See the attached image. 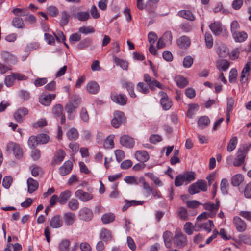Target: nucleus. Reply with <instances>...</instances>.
<instances>
[{"label":"nucleus","instance_id":"nucleus-39","mask_svg":"<svg viewBox=\"0 0 251 251\" xmlns=\"http://www.w3.org/2000/svg\"><path fill=\"white\" fill-rule=\"evenodd\" d=\"M61 18L60 24L61 26H64L68 24L71 15L69 14L67 11H63L61 14Z\"/></svg>","mask_w":251,"mask_h":251},{"label":"nucleus","instance_id":"nucleus-54","mask_svg":"<svg viewBox=\"0 0 251 251\" xmlns=\"http://www.w3.org/2000/svg\"><path fill=\"white\" fill-rule=\"evenodd\" d=\"M237 76V71L235 68H232L229 72V81L231 83L235 82L236 77Z\"/></svg>","mask_w":251,"mask_h":251},{"label":"nucleus","instance_id":"nucleus-18","mask_svg":"<svg viewBox=\"0 0 251 251\" xmlns=\"http://www.w3.org/2000/svg\"><path fill=\"white\" fill-rule=\"evenodd\" d=\"M120 143L121 145L126 148H132L134 145V139L128 135H123L121 137Z\"/></svg>","mask_w":251,"mask_h":251},{"label":"nucleus","instance_id":"nucleus-22","mask_svg":"<svg viewBox=\"0 0 251 251\" xmlns=\"http://www.w3.org/2000/svg\"><path fill=\"white\" fill-rule=\"evenodd\" d=\"M177 44L181 49L187 48L191 44L189 38L186 36H182L178 38L177 40Z\"/></svg>","mask_w":251,"mask_h":251},{"label":"nucleus","instance_id":"nucleus-48","mask_svg":"<svg viewBox=\"0 0 251 251\" xmlns=\"http://www.w3.org/2000/svg\"><path fill=\"white\" fill-rule=\"evenodd\" d=\"M15 80V79L14 76V73H12L10 75H7L5 77L4 83L7 87H9L14 84Z\"/></svg>","mask_w":251,"mask_h":251},{"label":"nucleus","instance_id":"nucleus-52","mask_svg":"<svg viewBox=\"0 0 251 251\" xmlns=\"http://www.w3.org/2000/svg\"><path fill=\"white\" fill-rule=\"evenodd\" d=\"M161 38L168 45L172 44V34L171 31L165 32Z\"/></svg>","mask_w":251,"mask_h":251},{"label":"nucleus","instance_id":"nucleus-50","mask_svg":"<svg viewBox=\"0 0 251 251\" xmlns=\"http://www.w3.org/2000/svg\"><path fill=\"white\" fill-rule=\"evenodd\" d=\"M137 89L138 91L143 94H147L149 92L148 87L143 82H139L137 84Z\"/></svg>","mask_w":251,"mask_h":251},{"label":"nucleus","instance_id":"nucleus-46","mask_svg":"<svg viewBox=\"0 0 251 251\" xmlns=\"http://www.w3.org/2000/svg\"><path fill=\"white\" fill-rule=\"evenodd\" d=\"M39 144L38 137L35 136H30L28 140V145L31 149H34Z\"/></svg>","mask_w":251,"mask_h":251},{"label":"nucleus","instance_id":"nucleus-35","mask_svg":"<svg viewBox=\"0 0 251 251\" xmlns=\"http://www.w3.org/2000/svg\"><path fill=\"white\" fill-rule=\"evenodd\" d=\"M175 81L180 88H184L188 84L187 79L184 77L178 75L175 77Z\"/></svg>","mask_w":251,"mask_h":251},{"label":"nucleus","instance_id":"nucleus-27","mask_svg":"<svg viewBox=\"0 0 251 251\" xmlns=\"http://www.w3.org/2000/svg\"><path fill=\"white\" fill-rule=\"evenodd\" d=\"M209 28L215 35H219L222 31L221 24L218 22H214L210 24Z\"/></svg>","mask_w":251,"mask_h":251},{"label":"nucleus","instance_id":"nucleus-7","mask_svg":"<svg viewBox=\"0 0 251 251\" xmlns=\"http://www.w3.org/2000/svg\"><path fill=\"white\" fill-rule=\"evenodd\" d=\"M204 208L210 212L209 216L212 218L215 216L219 208V201L216 200V203H206L203 204Z\"/></svg>","mask_w":251,"mask_h":251},{"label":"nucleus","instance_id":"nucleus-5","mask_svg":"<svg viewBox=\"0 0 251 251\" xmlns=\"http://www.w3.org/2000/svg\"><path fill=\"white\" fill-rule=\"evenodd\" d=\"M6 151H12L15 157L17 158H20L23 156V151L20 146L15 142H9L7 144L6 147Z\"/></svg>","mask_w":251,"mask_h":251},{"label":"nucleus","instance_id":"nucleus-38","mask_svg":"<svg viewBox=\"0 0 251 251\" xmlns=\"http://www.w3.org/2000/svg\"><path fill=\"white\" fill-rule=\"evenodd\" d=\"M112 234L111 232L106 228H103L101 229L100 233V238L103 240L107 242L112 239Z\"/></svg>","mask_w":251,"mask_h":251},{"label":"nucleus","instance_id":"nucleus-10","mask_svg":"<svg viewBox=\"0 0 251 251\" xmlns=\"http://www.w3.org/2000/svg\"><path fill=\"white\" fill-rule=\"evenodd\" d=\"M93 216L92 211L87 207L82 208L79 211V217L82 220L89 221L91 220Z\"/></svg>","mask_w":251,"mask_h":251},{"label":"nucleus","instance_id":"nucleus-41","mask_svg":"<svg viewBox=\"0 0 251 251\" xmlns=\"http://www.w3.org/2000/svg\"><path fill=\"white\" fill-rule=\"evenodd\" d=\"M251 145H250L249 147H246L245 146H244L243 147V149H239L238 151L236 154V156H237L239 158H240L243 160H245V158L246 155V153L247 151L249 150V149L250 148Z\"/></svg>","mask_w":251,"mask_h":251},{"label":"nucleus","instance_id":"nucleus-11","mask_svg":"<svg viewBox=\"0 0 251 251\" xmlns=\"http://www.w3.org/2000/svg\"><path fill=\"white\" fill-rule=\"evenodd\" d=\"M159 95L161 97L160 104L164 110H167L171 107V101L169 100L168 95L166 93L160 91Z\"/></svg>","mask_w":251,"mask_h":251},{"label":"nucleus","instance_id":"nucleus-3","mask_svg":"<svg viewBox=\"0 0 251 251\" xmlns=\"http://www.w3.org/2000/svg\"><path fill=\"white\" fill-rule=\"evenodd\" d=\"M251 70V62H248L242 70L240 78V82L242 87L247 86L249 77L250 74V71Z\"/></svg>","mask_w":251,"mask_h":251},{"label":"nucleus","instance_id":"nucleus-28","mask_svg":"<svg viewBox=\"0 0 251 251\" xmlns=\"http://www.w3.org/2000/svg\"><path fill=\"white\" fill-rule=\"evenodd\" d=\"M178 15L184 19L190 21H194L195 20V17L189 10H183L178 12Z\"/></svg>","mask_w":251,"mask_h":251},{"label":"nucleus","instance_id":"nucleus-6","mask_svg":"<svg viewBox=\"0 0 251 251\" xmlns=\"http://www.w3.org/2000/svg\"><path fill=\"white\" fill-rule=\"evenodd\" d=\"M125 121V117L123 112L119 111L114 113V117L111 120L112 126L116 128H118L123 122Z\"/></svg>","mask_w":251,"mask_h":251},{"label":"nucleus","instance_id":"nucleus-12","mask_svg":"<svg viewBox=\"0 0 251 251\" xmlns=\"http://www.w3.org/2000/svg\"><path fill=\"white\" fill-rule=\"evenodd\" d=\"M144 80L151 90H153L154 87L162 88V85L155 79L152 78L148 74H144Z\"/></svg>","mask_w":251,"mask_h":251},{"label":"nucleus","instance_id":"nucleus-9","mask_svg":"<svg viewBox=\"0 0 251 251\" xmlns=\"http://www.w3.org/2000/svg\"><path fill=\"white\" fill-rule=\"evenodd\" d=\"M111 98L113 101L122 105L126 104L127 98L126 96L122 94H117L115 92H113L111 94Z\"/></svg>","mask_w":251,"mask_h":251},{"label":"nucleus","instance_id":"nucleus-24","mask_svg":"<svg viewBox=\"0 0 251 251\" xmlns=\"http://www.w3.org/2000/svg\"><path fill=\"white\" fill-rule=\"evenodd\" d=\"M134 155L137 160L142 162H145L149 159V155L145 151H137Z\"/></svg>","mask_w":251,"mask_h":251},{"label":"nucleus","instance_id":"nucleus-62","mask_svg":"<svg viewBox=\"0 0 251 251\" xmlns=\"http://www.w3.org/2000/svg\"><path fill=\"white\" fill-rule=\"evenodd\" d=\"M38 140L39 143L44 144L48 142L49 137L46 134H40L38 135Z\"/></svg>","mask_w":251,"mask_h":251},{"label":"nucleus","instance_id":"nucleus-64","mask_svg":"<svg viewBox=\"0 0 251 251\" xmlns=\"http://www.w3.org/2000/svg\"><path fill=\"white\" fill-rule=\"evenodd\" d=\"M240 28V25L237 21H233L230 25V30L232 33V35L235 34L237 32V30Z\"/></svg>","mask_w":251,"mask_h":251},{"label":"nucleus","instance_id":"nucleus-32","mask_svg":"<svg viewBox=\"0 0 251 251\" xmlns=\"http://www.w3.org/2000/svg\"><path fill=\"white\" fill-rule=\"evenodd\" d=\"M209 118L205 116L201 117L198 121V125L201 129H204L210 124Z\"/></svg>","mask_w":251,"mask_h":251},{"label":"nucleus","instance_id":"nucleus-15","mask_svg":"<svg viewBox=\"0 0 251 251\" xmlns=\"http://www.w3.org/2000/svg\"><path fill=\"white\" fill-rule=\"evenodd\" d=\"M63 107L62 105L60 104H56L52 108V113L56 117L61 116V122L62 124L65 123L66 121V117L64 114H63Z\"/></svg>","mask_w":251,"mask_h":251},{"label":"nucleus","instance_id":"nucleus-44","mask_svg":"<svg viewBox=\"0 0 251 251\" xmlns=\"http://www.w3.org/2000/svg\"><path fill=\"white\" fill-rule=\"evenodd\" d=\"M70 244V243L69 240H62L59 243L58 246L60 251H69Z\"/></svg>","mask_w":251,"mask_h":251},{"label":"nucleus","instance_id":"nucleus-30","mask_svg":"<svg viewBox=\"0 0 251 251\" xmlns=\"http://www.w3.org/2000/svg\"><path fill=\"white\" fill-rule=\"evenodd\" d=\"M75 18L80 22H85L90 19V15L88 11H79L75 14Z\"/></svg>","mask_w":251,"mask_h":251},{"label":"nucleus","instance_id":"nucleus-47","mask_svg":"<svg viewBox=\"0 0 251 251\" xmlns=\"http://www.w3.org/2000/svg\"><path fill=\"white\" fill-rule=\"evenodd\" d=\"M217 65L219 70H226L229 67V63L226 60H221L218 61Z\"/></svg>","mask_w":251,"mask_h":251},{"label":"nucleus","instance_id":"nucleus-13","mask_svg":"<svg viewBox=\"0 0 251 251\" xmlns=\"http://www.w3.org/2000/svg\"><path fill=\"white\" fill-rule=\"evenodd\" d=\"M73 168V163L70 160H67L64 162L63 165L59 167V173L60 175L65 176L69 174Z\"/></svg>","mask_w":251,"mask_h":251},{"label":"nucleus","instance_id":"nucleus-29","mask_svg":"<svg viewBox=\"0 0 251 251\" xmlns=\"http://www.w3.org/2000/svg\"><path fill=\"white\" fill-rule=\"evenodd\" d=\"M173 234L169 231H166L164 232L163 238L165 246L170 248L172 246V239Z\"/></svg>","mask_w":251,"mask_h":251},{"label":"nucleus","instance_id":"nucleus-45","mask_svg":"<svg viewBox=\"0 0 251 251\" xmlns=\"http://www.w3.org/2000/svg\"><path fill=\"white\" fill-rule=\"evenodd\" d=\"M68 206L71 210L75 211L79 208V202L75 199H72L68 203Z\"/></svg>","mask_w":251,"mask_h":251},{"label":"nucleus","instance_id":"nucleus-2","mask_svg":"<svg viewBox=\"0 0 251 251\" xmlns=\"http://www.w3.org/2000/svg\"><path fill=\"white\" fill-rule=\"evenodd\" d=\"M80 101L78 97L75 96L72 100L69 101L65 106V109L68 114V118L69 120H73L75 117V113L77 108Z\"/></svg>","mask_w":251,"mask_h":251},{"label":"nucleus","instance_id":"nucleus-36","mask_svg":"<svg viewBox=\"0 0 251 251\" xmlns=\"http://www.w3.org/2000/svg\"><path fill=\"white\" fill-rule=\"evenodd\" d=\"M67 136L69 140H76L78 138L79 133L76 128L72 127L68 130Z\"/></svg>","mask_w":251,"mask_h":251},{"label":"nucleus","instance_id":"nucleus-53","mask_svg":"<svg viewBox=\"0 0 251 251\" xmlns=\"http://www.w3.org/2000/svg\"><path fill=\"white\" fill-rule=\"evenodd\" d=\"M229 54V50L225 46H221L219 48L218 54L220 57H226Z\"/></svg>","mask_w":251,"mask_h":251},{"label":"nucleus","instance_id":"nucleus-40","mask_svg":"<svg viewBox=\"0 0 251 251\" xmlns=\"http://www.w3.org/2000/svg\"><path fill=\"white\" fill-rule=\"evenodd\" d=\"M115 218L114 215L112 213H105L102 216L101 221L103 223L107 224L113 222Z\"/></svg>","mask_w":251,"mask_h":251},{"label":"nucleus","instance_id":"nucleus-59","mask_svg":"<svg viewBox=\"0 0 251 251\" xmlns=\"http://www.w3.org/2000/svg\"><path fill=\"white\" fill-rule=\"evenodd\" d=\"M193 62V59L190 56H186L183 60V65L185 68H190Z\"/></svg>","mask_w":251,"mask_h":251},{"label":"nucleus","instance_id":"nucleus-31","mask_svg":"<svg viewBox=\"0 0 251 251\" xmlns=\"http://www.w3.org/2000/svg\"><path fill=\"white\" fill-rule=\"evenodd\" d=\"M244 179L243 176L241 174H238L232 177L231 183L233 186H238L244 181Z\"/></svg>","mask_w":251,"mask_h":251},{"label":"nucleus","instance_id":"nucleus-25","mask_svg":"<svg viewBox=\"0 0 251 251\" xmlns=\"http://www.w3.org/2000/svg\"><path fill=\"white\" fill-rule=\"evenodd\" d=\"M28 192L30 193L34 192L39 186L38 182L32 178H29L27 180Z\"/></svg>","mask_w":251,"mask_h":251},{"label":"nucleus","instance_id":"nucleus-61","mask_svg":"<svg viewBox=\"0 0 251 251\" xmlns=\"http://www.w3.org/2000/svg\"><path fill=\"white\" fill-rule=\"evenodd\" d=\"M79 31L83 34L92 33L95 32L94 28L90 26H82L79 28Z\"/></svg>","mask_w":251,"mask_h":251},{"label":"nucleus","instance_id":"nucleus-14","mask_svg":"<svg viewBox=\"0 0 251 251\" xmlns=\"http://www.w3.org/2000/svg\"><path fill=\"white\" fill-rule=\"evenodd\" d=\"M75 196L83 202H86L93 198L92 194L80 189L75 191Z\"/></svg>","mask_w":251,"mask_h":251},{"label":"nucleus","instance_id":"nucleus-58","mask_svg":"<svg viewBox=\"0 0 251 251\" xmlns=\"http://www.w3.org/2000/svg\"><path fill=\"white\" fill-rule=\"evenodd\" d=\"M12 181L13 179L11 177L9 176H5L2 181L3 186L6 189H8L10 187Z\"/></svg>","mask_w":251,"mask_h":251},{"label":"nucleus","instance_id":"nucleus-23","mask_svg":"<svg viewBox=\"0 0 251 251\" xmlns=\"http://www.w3.org/2000/svg\"><path fill=\"white\" fill-rule=\"evenodd\" d=\"M65 224L66 226L73 225L75 221V214L72 212H67L63 215V217Z\"/></svg>","mask_w":251,"mask_h":251},{"label":"nucleus","instance_id":"nucleus-56","mask_svg":"<svg viewBox=\"0 0 251 251\" xmlns=\"http://www.w3.org/2000/svg\"><path fill=\"white\" fill-rule=\"evenodd\" d=\"M205 41L207 47L208 48H211L213 44V39L212 36L210 33H205Z\"/></svg>","mask_w":251,"mask_h":251},{"label":"nucleus","instance_id":"nucleus-51","mask_svg":"<svg viewBox=\"0 0 251 251\" xmlns=\"http://www.w3.org/2000/svg\"><path fill=\"white\" fill-rule=\"evenodd\" d=\"M189 107L187 115L188 117L192 118L195 112L198 109L199 106L196 104H191L189 105Z\"/></svg>","mask_w":251,"mask_h":251},{"label":"nucleus","instance_id":"nucleus-20","mask_svg":"<svg viewBox=\"0 0 251 251\" xmlns=\"http://www.w3.org/2000/svg\"><path fill=\"white\" fill-rule=\"evenodd\" d=\"M50 224L53 228H59L63 225L62 220L59 215H56L52 217L50 220Z\"/></svg>","mask_w":251,"mask_h":251},{"label":"nucleus","instance_id":"nucleus-33","mask_svg":"<svg viewBox=\"0 0 251 251\" xmlns=\"http://www.w3.org/2000/svg\"><path fill=\"white\" fill-rule=\"evenodd\" d=\"M232 36L236 42H242L247 39L248 35L245 32L241 31L232 34Z\"/></svg>","mask_w":251,"mask_h":251},{"label":"nucleus","instance_id":"nucleus-8","mask_svg":"<svg viewBox=\"0 0 251 251\" xmlns=\"http://www.w3.org/2000/svg\"><path fill=\"white\" fill-rule=\"evenodd\" d=\"M233 223L238 232H244L247 228L246 223L238 216H235L233 218Z\"/></svg>","mask_w":251,"mask_h":251},{"label":"nucleus","instance_id":"nucleus-37","mask_svg":"<svg viewBox=\"0 0 251 251\" xmlns=\"http://www.w3.org/2000/svg\"><path fill=\"white\" fill-rule=\"evenodd\" d=\"M12 25L14 27L17 28H23L25 26L23 19L19 17H16L13 19Z\"/></svg>","mask_w":251,"mask_h":251},{"label":"nucleus","instance_id":"nucleus-19","mask_svg":"<svg viewBox=\"0 0 251 251\" xmlns=\"http://www.w3.org/2000/svg\"><path fill=\"white\" fill-rule=\"evenodd\" d=\"M28 110L27 108L22 107L18 109L14 113V117L15 120L18 123H22L23 120V117L27 115Z\"/></svg>","mask_w":251,"mask_h":251},{"label":"nucleus","instance_id":"nucleus-55","mask_svg":"<svg viewBox=\"0 0 251 251\" xmlns=\"http://www.w3.org/2000/svg\"><path fill=\"white\" fill-rule=\"evenodd\" d=\"M114 136L110 135L105 140L104 143V146L105 148L112 149L114 147L113 142Z\"/></svg>","mask_w":251,"mask_h":251},{"label":"nucleus","instance_id":"nucleus-63","mask_svg":"<svg viewBox=\"0 0 251 251\" xmlns=\"http://www.w3.org/2000/svg\"><path fill=\"white\" fill-rule=\"evenodd\" d=\"M189 193L191 195H193L198 193L200 192L199 186L197 185V182L191 184L189 187Z\"/></svg>","mask_w":251,"mask_h":251},{"label":"nucleus","instance_id":"nucleus-21","mask_svg":"<svg viewBox=\"0 0 251 251\" xmlns=\"http://www.w3.org/2000/svg\"><path fill=\"white\" fill-rule=\"evenodd\" d=\"M72 196V192L69 190H66L60 193L58 197V202L61 205L65 204Z\"/></svg>","mask_w":251,"mask_h":251},{"label":"nucleus","instance_id":"nucleus-49","mask_svg":"<svg viewBox=\"0 0 251 251\" xmlns=\"http://www.w3.org/2000/svg\"><path fill=\"white\" fill-rule=\"evenodd\" d=\"M228 187L229 184L226 178L223 179L221 182L220 188L223 194L227 193Z\"/></svg>","mask_w":251,"mask_h":251},{"label":"nucleus","instance_id":"nucleus-17","mask_svg":"<svg viewBox=\"0 0 251 251\" xmlns=\"http://www.w3.org/2000/svg\"><path fill=\"white\" fill-rule=\"evenodd\" d=\"M56 95L53 94L46 95L42 94L39 97L40 103L45 106H49L50 105L51 100L55 99Z\"/></svg>","mask_w":251,"mask_h":251},{"label":"nucleus","instance_id":"nucleus-43","mask_svg":"<svg viewBox=\"0 0 251 251\" xmlns=\"http://www.w3.org/2000/svg\"><path fill=\"white\" fill-rule=\"evenodd\" d=\"M237 144V137L235 136L232 137L230 140L229 143L227 145V151L230 152L232 151L236 148V146Z\"/></svg>","mask_w":251,"mask_h":251},{"label":"nucleus","instance_id":"nucleus-34","mask_svg":"<svg viewBox=\"0 0 251 251\" xmlns=\"http://www.w3.org/2000/svg\"><path fill=\"white\" fill-rule=\"evenodd\" d=\"M114 63L117 66H119L123 70H127L128 63L127 61L117 57L116 56H113Z\"/></svg>","mask_w":251,"mask_h":251},{"label":"nucleus","instance_id":"nucleus-60","mask_svg":"<svg viewBox=\"0 0 251 251\" xmlns=\"http://www.w3.org/2000/svg\"><path fill=\"white\" fill-rule=\"evenodd\" d=\"M178 216L183 220H187L188 219L187 210L184 207H180L179 210Z\"/></svg>","mask_w":251,"mask_h":251},{"label":"nucleus","instance_id":"nucleus-26","mask_svg":"<svg viewBox=\"0 0 251 251\" xmlns=\"http://www.w3.org/2000/svg\"><path fill=\"white\" fill-rule=\"evenodd\" d=\"M99 86L95 81L89 82L86 86V89L89 93L92 94H95L99 91Z\"/></svg>","mask_w":251,"mask_h":251},{"label":"nucleus","instance_id":"nucleus-4","mask_svg":"<svg viewBox=\"0 0 251 251\" xmlns=\"http://www.w3.org/2000/svg\"><path fill=\"white\" fill-rule=\"evenodd\" d=\"M174 244L180 248L184 247L187 243V237L180 229H176L174 240Z\"/></svg>","mask_w":251,"mask_h":251},{"label":"nucleus","instance_id":"nucleus-1","mask_svg":"<svg viewBox=\"0 0 251 251\" xmlns=\"http://www.w3.org/2000/svg\"><path fill=\"white\" fill-rule=\"evenodd\" d=\"M195 173L193 172H186L177 176L175 180V185L180 186L185 183L188 184L195 179Z\"/></svg>","mask_w":251,"mask_h":251},{"label":"nucleus","instance_id":"nucleus-42","mask_svg":"<svg viewBox=\"0 0 251 251\" xmlns=\"http://www.w3.org/2000/svg\"><path fill=\"white\" fill-rule=\"evenodd\" d=\"M92 43V39L87 38L82 40L77 45V48L79 50H83L87 48Z\"/></svg>","mask_w":251,"mask_h":251},{"label":"nucleus","instance_id":"nucleus-16","mask_svg":"<svg viewBox=\"0 0 251 251\" xmlns=\"http://www.w3.org/2000/svg\"><path fill=\"white\" fill-rule=\"evenodd\" d=\"M65 155V152L62 149L57 150L54 153L52 164L53 165L60 164L64 159Z\"/></svg>","mask_w":251,"mask_h":251},{"label":"nucleus","instance_id":"nucleus-57","mask_svg":"<svg viewBox=\"0 0 251 251\" xmlns=\"http://www.w3.org/2000/svg\"><path fill=\"white\" fill-rule=\"evenodd\" d=\"M80 118L84 122H88L89 120V116L87 111L85 108H82L80 111Z\"/></svg>","mask_w":251,"mask_h":251}]
</instances>
